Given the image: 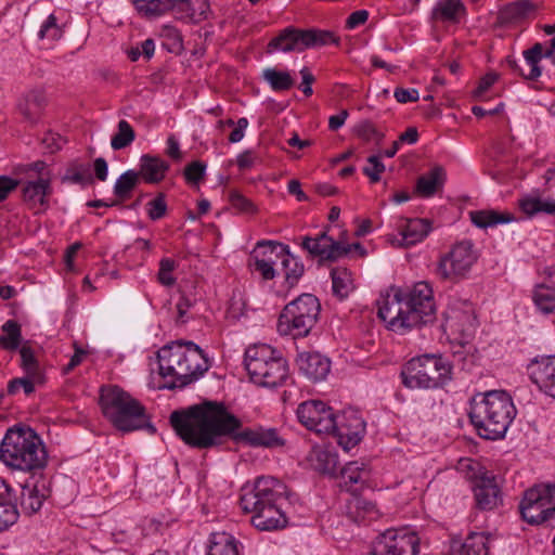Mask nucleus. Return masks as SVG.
Listing matches in <instances>:
<instances>
[{"label":"nucleus","mask_w":555,"mask_h":555,"mask_svg":"<svg viewBox=\"0 0 555 555\" xmlns=\"http://www.w3.org/2000/svg\"><path fill=\"white\" fill-rule=\"evenodd\" d=\"M170 424L176 434L189 446L209 449L230 437L237 443L251 447L276 448L284 446L275 428H242V422L222 402L204 401L186 410L173 411Z\"/></svg>","instance_id":"f257e3e1"},{"label":"nucleus","mask_w":555,"mask_h":555,"mask_svg":"<svg viewBox=\"0 0 555 555\" xmlns=\"http://www.w3.org/2000/svg\"><path fill=\"white\" fill-rule=\"evenodd\" d=\"M240 506L246 514H253L251 520L261 517L264 520H291L306 517L304 505L297 494L274 477H258L253 485L242 488Z\"/></svg>","instance_id":"f03ea898"},{"label":"nucleus","mask_w":555,"mask_h":555,"mask_svg":"<svg viewBox=\"0 0 555 555\" xmlns=\"http://www.w3.org/2000/svg\"><path fill=\"white\" fill-rule=\"evenodd\" d=\"M159 374L168 380V389L183 388L197 380L208 370V360L193 341H172L157 352Z\"/></svg>","instance_id":"7ed1b4c3"},{"label":"nucleus","mask_w":555,"mask_h":555,"mask_svg":"<svg viewBox=\"0 0 555 555\" xmlns=\"http://www.w3.org/2000/svg\"><path fill=\"white\" fill-rule=\"evenodd\" d=\"M468 415L481 438L498 440L505 436L516 408L505 391L492 390L473 398Z\"/></svg>","instance_id":"20e7f679"},{"label":"nucleus","mask_w":555,"mask_h":555,"mask_svg":"<svg viewBox=\"0 0 555 555\" xmlns=\"http://www.w3.org/2000/svg\"><path fill=\"white\" fill-rule=\"evenodd\" d=\"M0 460L14 469L31 472L47 464V452L33 429H9L0 446Z\"/></svg>","instance_id":"39448f33"},{"label":"nucleus","mask_w":555,"mask_h":555,"mask_svg":"<svg viewBox=\"0 0 555 555\" xmlns=\"http://www.w3.org/2000/svg\"><path fill=\"white\" fill-rule=\"evenodd\" d=\"M100 405L104 416L121 431L146 428L151 434L155 433V427L146 420L144 408L118 386L101 388Z\"/></svg>","instance_id":"423d86ee"},{"label":"nucleus","mask_w":555,"mask_h":555,"mask_svg":"<svg viewBox=\"0 0 555 555\" xmlns=\"http://www.w3.org/2000/svg\"><path fill=\"white\" fill-rule=\"evenodd\" d=\"M244 363L250 380L262 387H278L288 377L287 361L268 345L247 348Z\"/></svg>","instance_id":"0eeeda50"},{"label":"nucleus","mask_w":555,"mask_h":555,"mask_svg":"<svg viewBox=\"0 0 555 555\" xmlns=\"http://www.w3.org/2000/svg\"><path fill=\"white\" fill-rule=\"evenodd\" d=\"M401 378L410 389L442 387L452 378V365L441 356L423 354L406 362Z\"/></svg>","instance_id":"6e6552de"},{"label":"nucleus","mask_w":555,"mask_h":555,"mask_svg":"<svg viewBox=\"0 0 555 555\" xmlns=\"http://www.w3.org/2000/svg\"><path fill=\"white\" fill-rule=\"evenodd\" d=\"M320 310L319 299L312 294L298 296L282 310L278 321L279 333L294 338L307 336L315 325Z\"/></svg>","instance_id":"1a4fd4ad"},{"label":"nucleus","mask_w":555,"mask_h":555,"mask_svg":"<svg viewBox=\"0 0 555 555\" xmlns=\"http://www.w3.org/2000/svg\"><path fill=\"white\" fill-rule=\"evenodd\" d=\"M135 10L145 17H157L167 12L180 21L199 22L206 18V0H132Z\"/></svg>","instance_id":"9d476101"},{"label":"nucleus","mask_w":555,"mask_h":555,"mask_svg":"<svg viewBox=\"0 0 555 555\" xmlns=\"http://www.w3.org/2000/svg\"><path fill=\"white\" fill-rule=\"evenodd\" d=\"M457 469L463 472L466 478L473 482L476 505L479 509L491 511L501 504V491L496 485L495 477L478 461L461 459Z\"/></svg>","instance_id":"9b49d317"},{"label":"nucleus","mask_w":555,"mask_h":555,"mask_svg":"<svg viewBox=\"0 0 555 555\" xmlns=\"http://www.w3.org/2000/svg\"><path fill=\"white\" fill-rule=\"evenodd\" d=\"M477 259L473 242L463 240L440 257L436 272L442 280L459 282L468 275Z\"/></svg>","instance_id":"f8f14e48"},{"label":"nucleus","mask_w":555,"mask_h":555,"mask_svg":"<svg viewBox=\"0 0 555 555\" xmlns=\"http://www.w3.org/2000/svg\"><path fill=\"white\" fill-rule=\"evenodd\" d=\"M337 42L338 39L328 30H299L294 27H287L269 42L268 48L269 51L300 52L308 48H317Z\"/></svg>","instance_id":"ddd939ff"},{"label":"nucleus","mask_w":555,"mask_h":555,"mask_svg":"<svg viewBox=\"0 0 555 555\" xmlns=\"http://www.w3.org/2000/svg\"><path fill=\"white\" fill-rule=\"evenodd\" d=\"M522 520L555 518V482L538 483L527 489L519 503Z\"/></svg>","instance_id":"4468645a"},{"label":"nucleus","mask_w":555,"mask_h":555,"mask_svg":"<svg viewBox=\"0 0 555 555\" xmlns=\"http://www.w3.org/2000/svg\"><path fill=\"white\" fill-rule=\"evenodd\" d=\"M378 317L388 324L391 331L404 333L415 327L414 314L405 309L406 301L400 288L392 287L377 300Z\"/></svg>","instance_id":"2eb2a0df"},{"label":"nucleus","mask_w":555,"mask_h":555,"mask_svg":"<svg viewBox=\"0 0 555 555\" xmlns=\"http://www.w3.org/2000/svg\"><path fill=\"white\" fill-rule=\"evenodd\" d=\"M298 421L317 434H330L335 428V414L332 408L321 400H308L297 408Z\"/></svg>","instance_id":"dca6fc26"},{"label":"nucleus","mask_w":555,"mask_h":555,"mask_svg":"<svg viewBox=\"0 0 555 555\" xmlns=\"http://www.w3.org/2000/svg\"><path fill=\"white\" fill-rule=\"evenodd\" d=\"M406 301L405 309L414 314L415 327L431 323L435 320L436 307L433 289L426 282L416 283L406 293H403Z\"/></svg>","instance_id":"f3484780"},{"label":"nucleus","mask_w":555,"mask_h":555,"mask_svg":"<svg viewBox=\"0 0 555 555\" xmlns=\"http://www.w3.org/2000/svg\"><path fill=\"white\" fill-rule=\"evenodd\" d=\"M365 430V423L354 412L349 415L335 416V428L330 434L337 438V443L349 451L356 447L362 439Z\"/></svg>","instance_id":"a211bd4d"},{"label":"nucleus","mask_w":555,"mask_h":555,"mask_svg":"<svg viewBox=\"0 0 555 555\" xmlns=\"http://www.w3.org/2000/svg\"><path fill=\"white\" fill-rule=\"evenodd\" d=\"M377 538L387 544V547L396 555H417L420 553L421 539L416 531L408 526L387 529Z\"/></svg>","instance_id":"6ab92c4d"},{"label":"nucleus","mask_w":555,"mask_h":555,"mask_svg":"<svg viewBox=\"0 0 555 555\" xmlns=\"http://www.w3.org/2000/svg\"><path fill=\"white\" fill-rule=\"evenodd\" d=\"M299 244L309 255L328 261L346 256V251L349 249L345 248L344 244L328 236L326 232H322L315 237L302 236Z\"/></svg>","instance_id":"aec40b11"},{"label":"nucleus","mask_w":555,"mask_h":555,"mask_svg":"<svg viewBox=\"0 0 555 555\" xmlns=\"http://www.w3.org/2000/svg\"><path fill=\"white\" fill-rule=\"evenodd\" d=\"M52 194L50 179L47 175H41L36 180L27 181L22 189L24 203L35 210V214H41L49 208V198Z\"/></svg>","instance_id":"412c9836"},{"label":"nucleus","mask_w":555,"mask_h":555,"mask_svg":"<svg viewBox=\"0 0 555 555\" xmlns=\"http://www.w3.org/2000/svg\"><path fill=\"white\" fill-rule=\"evenodd\" d=\"M528 371L530 379L539 390L555 399V357L533 360Z\"/></svg>","instance_id":"4be33fe9"},{"label":"nucleus","mask_w":555,"mask_h":555,"mask_svg":"<svg viewBox=\"0 0 555 555\" xmlns=\"http://www.w3.org/2000/svg\"><path fill=\"white\" fill-rule=\"evenodd\" d=\"M299 372L312 382L326 378L331 371V361L319 352L300 353L297 358Z\"/></svg>","instance_id":"5701e85b"},{"label":"nucleus","mask_w":555,"mask_h":555,"mask_svg":"<svg viewBox=\"0 0 555 555\" xmlns=\"http://www.w3.org/2000/svg\"><path fill=\"white\" fill-rule=\"evenodd\" d=\"M370 478L369 467L358 461L347 463L340 470V482L339 487L356 493L360 490Z\"/></svg>","instance_id":"b1692460"},{"label":"nucleus","mask_w":555,"mask_h":555,"mask_svg":"<svg viewBox=\"0 0 555 555\" xmlns=\"http://www.w3.org/2000/svg\"><path fill=\"white\" fill-rule=\"evenodd\" d=\"M554 54L555 49L552 47V40H550L546 49H544L541 42H537L530 49L525 50L522 55L526 63L530 66V70L528 75H526V79L537 80L542 75V68L540 66L542 59H551L553 64H555Z\"/></svg>","instance_id":"393cba45"},{"label":"nucleus","mask_w":555,"mask_h":555,"mask_svg":"<svg viewBox=\"0 0 555 555\" xmlns=\"http://www.w3.org/2000/svg\"><path fill=\"white\" fill-rule=\"evenodd\" d=\"M307 461L310 466L322 474L335 475L338 465L337 454L321 446L313 447L308 455Z\"/></svg>","instance_id":"a878e982"},{"label":"nucleus","mask_w":555,"mask_h":555,"mask_svg":"<svg viewBox=\"0 0 555 555\" xmlns=\"http://www.w3.org/2000/svg\"><path fill=\"white\" fill-rule=\"evenodd\" d=\"M446 180L444 168L436 165L427 173L418 177L415 190L423 197H431L443 188Z\"/></svg>","instance_id":"bb28decb"},{"label":"nucleus","mask_w":555,"mask_h":555,"mask_svg":"<svg viewBox=\"0 0 555 555\" xmlns=\"http://www.w3.org/2000/svg\"><path fill=\"white\" fill-rule=\"evenodd\" d=\"M488 538L485 532H470L463 543L453 540L451 551L454 555H488Z\"/></svg>","instance_id":"cd10ccee"},{"label":"nucleus","mask_w":555,"mask_h":555,"mask_svg":"<svg viewBox=\"0 0 555 555\" xmlns=\"http://www.w3.org/2000/svg\"><path fill=\"white\" fill-rule=\"evenodd\" d=\"M46 102V95L42 90H31L20 101L18 111L26 121L35 124L39 120Z\"/></svg>","instance_id":"c85d7f7f"},{"label":"nucleus","mask_w":555,"mask_h":555,"mask_svg":"<svg viewBox=\"0 0 555 555\" xmlns=\"http://www.w3.org/2000/svg\"><path fill=\"white\" fill-rule=\"evenodd\" d=\"M430 232V224L426 219H410L400 225L401 244L405 247L423 241Z\"/></svg>","instance_id":"c756f323"},{"label":"nucleus","mask_w":555,"mask_h":555,"mask_svg":"<svg viewBox=\"0 0 555 555\" xmlns=\"http://www.w3.org/2000/svg\"><path fill=\"white\" fill-rule=\"evenodd\" d=\"M346 515L350 520H376L382 517L374 503L356 495L347 501Z\"/></svg>","instance_id":"7c9ffc66"},{"label":"nucleus","mask_w":555,"mask_h":555,"mask_svg":"<svg viewBox=\"0 0 555 555\" xmlns=\"http://www.w3.org/2000/svg\"><path fill=\"white\" fill-rule=\"evenodd\" d=\"M169 169L168 163L158 157L143 155L140 159L139 178L147 183H158L165 177L166 171Z\"/></svg>","instance_id":"2f4dec72"},{"label":"nucleus","mask_w":555,"mask_h":555,"mask_svg":"<svg viewBox=\"0 0 555 555\" xmlns=\"http://www.w3.org/2000/svg\"><path fill=\"white\" fill-rule=\"evenodd\" d=\"M238 544L230 533L214 532L210 534L206 555H241Z\"/></svg>","instance_id":"473e14b6"},{"label":"nucleus","mask_w":555,"mask_h":555,"mask_svg":"<svg viewBox=\"0 0 555 555\" xmlns=\"http://www.w3.org/2000/svg\"><path fill=\"white\" fill-rule=\"evenodd\" d=\"M533 5L528 0H517L506 4L499 14V20L503 24L515 23L525 18L531 11Z\"/></svg>","instance_id":"72a5a7b5"},{"label":"nucleus","mask_w":555,"mask_h":555,"mask_svg":"<svg viewBox=\"0 0 555 555\" xmlns=\"http://www.w3.org/2000/svg\"><path fill=\"white\" fill-rule=\"evenodd\" d=\"M472 222L478 228L494 227L514 220L513 215L495 210H478L470 212Z\"/></svg>","instance_id":"f704fd0d"},{"label":"nucleus","mask_w":555,"mask_h":555,"mask_svg":"<svg viewBox=\"0 0 555 555\" xmlns=\"http://www.w3.org/2000/svg\"><path fill=\"white\" fill-rule=\"evenodd\" d=\"M21 354V366L25 372V375L37 384H43L44 375L35 357L33 349L29 346L23 345L20 349Z\"/></svg>","instance_id":"c9c22d12"},{"label":"nucleus","mask_w":555,"mask_h":555,"mask_svg":"<svg viewBox=\"0 0 555 555\" xmlns=\"http://www.w3.org/2000/svg\"><path fill=\"white\" fill-rule=\"evenodd\" d=\"M447 323L462 333H469L476 326V318L470 306H467L465 311L451 309L447 314Z\"/></svg>","instance_id":"e433bc0d"},{"label":"nucleus","mask_w":555,"mask_h":555,"mask_svg":"<svg viewBox=\"0 0 555 555\" xmlns=\"http://www.w3.org/2000/svg\"><path fill=\"white\" fill-rule=\"evenodd\" d=\"M463 11L464 4L461 0H440L433 11V17L443 22L455 23Z\"/></svg>","instance_id":"4c0bfd02"},{"label":"nucleus","mask_w":555,"mask_h":555,"mask_svg":"<svg viewBox=\"0 0 555 555\" xmlns=\"http://www.w3.org/2000/svg\"><path fill=\"white\" fill-rule=\"evenodd\" d=\"M331 278L334 295L339 299L346 298L353 288L350 271L346 268H334Z\"/></svg>","instance_id":"58836bf2"},{"label":"nucleus","mask_w":555,"mask_h":555,"mask_svg":"<svg viewBox=\"0 0 555 555\" xmlns=\"http://www.w3.org/2000/svg\"><path fill=\"white\" fill-rule=\"evenodd\" d=\"M0 345L7 350H16L22 343L21 325L15 320H8L1 327Z\"/></svg>","instance_id":"ea45409f"},{"label":"nucleus","mask_w":555,"mask_h":555,"mask_svg":"<svg viewBox=\"0 0 555 555\" xmlns=\"http://www.w3.org/2000/svg\"><path fill=\"white\" fill-rule=\"evenodd\" d=\"M519 207L527 216H533L538 212H545L547 215L555 216L554 199L526 197L519 201Z\"/></svg>","instance_id":"a19ab883"},{"label":"nucleus","mask_w":555,"mask_h":555,"mask_svg":"<svg viewBox=\"0 0 555 555\" xmlns=\"http://www.w3.org/2000/svg\"><path fill=\"white\" fill-rule=\"evenodd\" d=\"M261 248H254L251 251L249 259H248V266L260 273L262 279L264 280H272L275 276V269L270 266V257L266 255V253H261Z\"/></svg>","instance_id":"79ce46f5"},{"label":"nucleus","mask_w":555,"mask_h":555,"mask_svg":"<svg viewBox=\"0 0 555 555\" xmlns=\"http://www.w3.org/2000/svg\"><path fill=\"white\" fill-rule=\"evenodd\" d=\"M139 173L134 170H127L116 180L114 194L120 199H128L131 192L139 183Z\"/></svg>","instance_id":"37998d69"},{"label":"nucleus","mask_w":555,"mask_h":555,"mask_svg":"<svg viewBox=\"0 0 555 555\" xmlns=\"http://www.w3.org/2000/svg\"><path fill=\"white\" fill-rule=\"evenodd\" d=\"M262 77L274 91H285L294 86V79L288 72L266 68L262 73Z\"/></svg>","instance_id":"c03bdc74"},{"label":"nucleus","mask_w":555,"mask_h":555,"mask_svg":"<svg viewBox=\"0 0 555 555\" xmlns=\"http://www.w3.org/2000/svg\"><path fill=\"white\" fill-rule=\"evenodd\" d=\"M135 139V132L127 120H120L117 125V132L112 137L111 146L118 151L129 146Z\"/></svg>","instance_id":"a18cd8bd"},{"label":"nucleus","mask_w":555,"mask_h":555,"mask_svg":"<svg viewBox=\"0 0 555 555\" xmlns=\"http://www.w3.org/2000/svg\"><path fill=\"white\" fill-rule=\"evenodd\" d=\"M42 504L43 495H40L38 490H27L22 494L20 514L24 517H31L41 508Z\"/></svg>","instance_id":"49530a36"},{"label":"nucleus","mask_w":555,"mask_h":555,"mask_svg":"<svg viewBox=\"0 0 555 555\" xmlns=\"http://www.w3.org/2000/svg\"><path fill=\"white\" fill-rule=\"evenodd\" d=\"M282 270L284 272L286 283L289 286H294L304 274L305 267L301 261L292 256L288 251L287 256L283 258Z\"/></svg>","instance_id":"de8ad7c7"},{"label":"nucleus","mask_w":555,"mask_h":555,"mask_svg":"<svg viewBox=\"0 0 555 555\" xmlns=\"http://www.w3.org/2000/svg\"><path fill=\"white\" fill-rule=\"evenodd\" d=\"M255 248H261V253H266L270 257V266L274 268L278 260L283 263V258L287 256L289 249L287 245L272 241H260Z\"/></svg>","instance_id":"09e8293b"},{"label":"nucleus","mask_w":555,"mask_h":555,"mask_svg":"<svg viewBox=\"0 0 555 555\" xmlns=\"http://www.w3.org/2000/svg\"><path fill=\"white\" fill-rule=\"evenodd\" d=\"M533 301L543 313H550L555 309V294L550 287L538 285L533 291Z\"/></svg>","instance_id":"8fccbe9b"},{"label":"nucleus","mask_w":555,"mask_h":555,"mask_svg":"<svg viewBox=\"0 0 555 555\" xmlns=\"http://www.w3.org/2000/svg\"><path fill=\"white\" fill-rule=\"evenodd\" d=\"M177 263L171 258H163L159 262V271H158V282L167 287H171L176 283V279L171 274L176 269Z\"/></svg>","instance_id":"3c124183"},{"label":"nucleus","mask_w":555,"mask_h":555,"mask_svg":"<svg viewBox=\"0 0 555 555\" xmlns=\"http://www.w3.org/2000/svg\"><path fill=\"white\" fill-rule=\"evenodd\" d=\"M38 37L40 39H49L52 41L62 37V29L56 24V17L53 14L49 15L48 18L42 23L38 33Z\"/></svg>","instance_id":"603ef678"},{"label":"nucleus","mask_w":555,"mask_h":555,"mask_svg":"<svg viewBox=\"0 0 555 555\" xmlns=\"http://www.w3.org/2000/svg\"><path fill=\"white\" fill-rule=\"evenodd\" d=\"M356 133L362 140L370 142L375 140L379 143L384 139V133L379 132L371 121H362L356 127Z\"/></svg>","instance_id":"864d4df0"},{"label":"nucleus","mask_w":555,"mask_h":555,"mask_svg":"<svg viewBox=\"0 0 555 555\" xmlns=\"http://www.w3.org/2000/svg\"><path fill=\"white\" fill-rule=\"evenodd\" d=\"M147 215L151 220H159L162 219L167 211V204L165 201V194L159 193L154 199L150 201L146 204Z\"/></svg>","instance_id":"5fc2aeb1"},{"label":"nucleus","mask_w":555,"mask_h":555,"mask_svg":"<svg viewBox=\"0 0 555 555\" xmlns=\"http://www.w3.org/2000/svg\"><path fill=\"white\" fill-rule=\"evenodd\" d=\"M35 385H38L37 382L26 375L24 377L13 378L8 384V393L16 395L23 389L26 395H30L35 390Z\"/></svg>","instance_id":"6e6d98bb"},{"label":"nucleus","mask_w":555,"mask_h":555,"mask_svg":"<svg viewBox=\"0 0 555 555\" xmlns=\"http://www.w3.org/2000/svg\"><path fill=\"white\" fill-rule=\"evenodd\" d=\"M229 199L232 207L240 212L253 214L256 210L255 205L238 191H231Z\"/></svg>","instance_id":"4d7b16f0"},{"label":"nucleus","mask_w":555,"mask_h":555,"mask_svg":"<svg viewBox=\"0 0 555 555\" xmlns=\"http://www.w3.org/2000/svg\"><path fill=\"white\" fill-rule=\"evenodd\" d=\"M206 165L199 160L192 162L184 169L185 180L190 184H198L204 179Z\"/></svg>","instance_id":"13d9d810"},{"label":"nucleus","mask_w":555,"mask_h":555,"mask_svg":"<svg viewBox=\"0 0 555 555\" xmlns=\"http://www.w3.org/2000/svg\"><path fill=\"white\" fill-rule=\"evenodd\" d=\"M66 179L82 185L90 184L93 181L89 167L85 166H78L69 169L66 173Z\"/></svg>","instance_id":"bf43d9fd"},{"label":"nucleus","mask_w":555,"mask_h":555,"mask_svg":"<svg viewBox=\"0 0 555 555\" xmlns=\"http://www.w3.org/2000/svg\"><path fill=\"white\" fill-rule=\"evenodd\" d=\"M370 166L363 168V172L373 183L380 180V173L385 170V165L380 162L378 155H372L367 158Z\"/></svg>","instance_id":"052dcab7"},{"label":"nucleus","mask_w":555,"mask_h":555,"mask_svg":"<svg viewBox=\"0 0 555 555\" xmlns=\"http://www.w3.org/2000/svg\"><path fill=\"white\" fill-rule=\"evenodd\" d=\"M20 516V509L13 496L0 501V520H16Z\"/></svg>","instance_id":"680f3d73"},{"label":"nucleus","mask_w":555,"mask_h":555,"mask_svg":"<svg viewBox=\"0 0 555 555\" xmlns=\"http://www.w3.org/2000/svg\"><path fill=\"white\" fill-rule=\"evenodd\" d=\"M393 96L399 103H409L416 102L420 99V93L416 89L396 88Z\"/></svg>","instance_id":"e2e57ef3"},{"label":"nucleus","mask_w":555,"mask_h":555,"mask_svg":"<svg viewBox=\"0 0 555 555\" xmlns=\"http://www.w3.org/2000/svg\"><path fill=\"white\" fill-rule=\"evenodd\" d=\"M18 185V181L8 176H0V203L14 191Z\"/></svg>","instance_id":"0e129e2a"},{"label":"nucleus","mask_w":555,"mask_h":555,"mask_svg":"<svg viewBox=\"0 0 555 555\" xmlns=\"http://www.w3.org/2000/svg\"><path fill=\"white\" fill-rule=\"evenodd\" d=\"M369 18V12L366 10H359L349 15L346 22V27L349 29L357 28L364 24Z\"/></svg>","instance_id":"69168bd1"},{"label":"nucleus","mask_w":555,"mask_h":555,"mask_svg":"<svg viewBox=\"0 0 555 555\" xmlns=\"http://www.w3.org/2000/svg\"><path fill=\"white\" fill-rule=\"evenodd\" d=\"M248 127V119L245 117H242L237 120L236 127L233 129V131L229 135V141L231 143H237L244 138V133L246 128Z\"/></svg>","instance_id":"338daca9"},{"label":"nucleus","mask_w":555,"mask_h":555,"mask_svg":"<svg viewBox=\"0 0 555 555\" xmlns=\"http://www.w3.org/2000/svg\"><path fill=\"white\" fill-rule=\"evenodd\" d=\"M498 79V75L493 73H489L486 76H483L477 89L474 91L475 96H481Z\"/></svg>","instance_id":"774afa93"}]
</instances>
